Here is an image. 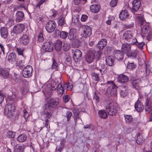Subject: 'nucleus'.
<instances>
[{"mask_svg": "<svg viewBox=\"0 0 152 152\" xmlns=\"http://www.w3.org/2000/svg\"><path fill=\"white\" fill-rule=\"evenodd\" d=\"M57 88V93L59 96H61L63 94L64 88L60 82L57 80H53L50 83H47L42 86V91L45 95H50L52 91L55 90Z\"/></svg>", "mask_w": 152, "mask_h": 152, "instance_id": "1", "label": "nucleus"}, {"mask_svg": "<svg viewBox=\"0 0 152 152\" xmlns=\"http://www.w3.org/2000/svg\"><path fill=\"white\" fill-rule=\"evenodd\" d=\"M107 84L108 85L110 84L111 86H109L108 88L107 89V94L109 96H112L116 97L117 95L116 86L113 84L112 81H108Z\"/></svg>", "mask_w": 152, "mask_h": 152, "instance_id": "2", "label": "nucleus"}, {"mask_svg": "<svg viewBox=\"0 0 152 152\" xmlns=\"http://www.w3.org/2000/svg\"><path fill=\"white\" fill-rule=\"evenodd\" d=\"M82 32L81 36L87 38L90 36L92 33L91 28L87 25H84L82 28Z\"/></svg>", "mask_w": 152, "mask_h": 152, "instance_id": "3", "label": "nucleus"}, {"mask_svg": "<svg viewBox=\"0 0 152 152\" xmlns=\"http://www.w3.org/2000/svg\"><path fill=\"white\" fill-rule=\"evenodd\" d=\"M59 102L58 98H50L48 102L45 104V106L49 109L55 107Z\"/></svg>", "mask_w": 152, "mask_h": 152, "instance_id": "4", "label": "nucleus"}, {"mask_svg": "<svg viewBox=\"0 0 152 152\" xmlns=\"http://www.w3.org/2000/svg\"><path fill=\"white\" fill-rule=\"evenodd\" d=\"M112 100H111L109 105L107 106L106 110L107 112L111 115H115L117 111L116 108L113 104L112 103Z\"/></svg>", "mask_w": 152, "mask_h": 152, "instance_id": "5", "label": "nucleus"}, {"mask_svg": "<svg viewBox=\"0 0 152 152\" xmlns=\"http://www.w3.org/2000/svg\"><path fill=\"white\" fill-rule=\"evenodd\" d=\"M25 26L23 24H18L14 26L12 29L13 32L16 34L22 33L25 29Z\"/></svg>", "mask_w": 152, "mask_h": 152, "instance_id": "6", "label": "nucleus"}, {"mask_svg": "<svg viewBox=\"0 0 152 152\" xmlns=\"http://www.w3.org/2000/svg\"><path fill=\"white\" fill-rule=\"evenodd\" d=\"M56 26V23L53 20L49 21L46 24L45 28L48 33H51L53 31Z\"/></svg>", "mask_w": 152, "mask_h": 152, "instance_id": "7", "label": "nucleus"}, {"mask_svg": "<svg viewBox=\"0 0 152 152\" xmlns=\"http://www.w3.org/2000/svg\"><path fill=\"white\" fill-rule=\"evenodd\" d=\"M32 68L31 66H26L23 69L22 74L23 77L27 78L30 77L32 75Z\"/></svg>", "mask_w": 152, "mask_h": 152, "instance_id": "8", "label": "nucleus"}, {"mask_svg": "<svg viewBox=\"0 0 152 152\" xmlns=\"http://www.w3.org/2000/svg\"><path fill=\"white\" fill-rule=\"evenodd\" d=\"M95 58L94 52L91 51L88 52L86 56V61L88 63H91L93 62Z\"/></svg>", "mask_w": 152, "mask_h": 152, "instance_id": "9", "label": "nucleus"}, {"mask_svg": "<svg viewBox=\"0 0 152 152\" xmlns=\"http://www.w3.org/2000/svg\"><path fill=\"white\" fill-rule=\"evenodd\" d=\"M30 41V38L28 35L23 34L21 37L19 38L20 43L23 45H28Z\"/></svg>", "mask_w": 152, "mask_h": 152, "instance_id": "10", "label": "nucleus"}, {"mask_svg": "<svg viewBox=\"0 0 152 152\" xmlns=\"http://www.w3.org/2000/svg\"><path fill=\"white\" fill-rule=\"evenodd\" d=\"M132 12H136L138 11L141 6V3L140 0H134L132 2Z\"/></svg>", "mask_w": 152, "mask_h": 152, "instance_id": "11", "label": "nucleus"}, {"mask_svg": "<svg viewBox=\"0 0 152 152\" xmlns=\"http://www.w3.org/2000/svg\"><path fill=\"white\" fill-rule=\"evenodd\" d=\"M53 45L52 42H46L42 46L43 50L47 52L51 51L53 48Z\"/></svg>", "mask_w": 152, "mask_h": 152, "instance_id": "12", "label": "nucleus"}, {"mask_svg": "<svg viewBox=\"0 0 152 152\" xmlns=\"http://www.w3.org/2000/svg\"><path fill=\"white\" fill-rule=\"evenodd\" d=\"M124 38L128 42L132 41V33L130 31H127L123 35Z\"/></svg>", "mask_w": 152, "mask_h": 152, "instance_id": "13", "label": "nucleus"}, {"mask_svg": "<svg viewBox=\"0 0 152 152\" xmlns=\"http://www.w3.org/2000/svg\"><path fill=\"white\" fill-rule=\"evenodd\" d=\"M129 80V78L127 76L122 74L119 75L118 77V81L121 83L127 82Z\"/></svg>", "mask_w": 152, "mask_h": 152, "instance_id": "14", "label": "nucleus"}, {"mask_svg": "<svg viewBox=\"0 0 152 152\" xmlns=\"http://www.w3.org/2000/svg\"><path fill=\"white\" fill-rule=\"evenodd\" d=\"M7 106L8 116L9 117H11L13 115V112L15 109V107L12 104H8Z\"/></svg>", "mask_w": 152, "mask_h": 152, "instance_id": "15", "label": "nucleus"}, {"mask_svg": "<svg viewBox=\"0 0 152 152\" xmlns=\"http://www.w3.org/2000/svg\"><path fill=\"white\" fill-rule=\"evenodd\" d=\"M129 13L127 10H122L120 13L119 18L121 20H124L129 17Z\"/></svg>", "mask_w": 152, "mask_h": 152, "instance_id": "16", "label": "nucleus"}, {"mask_svg": "<svg viewBox=\"0 0 152 152\" xmlns=\"http://www.w3.org/2000/svg\"><path fill=\"white\" fill-rule=\"evenodd\" d=\"M115 58L118 60L122 59L124 57L123 53L120 50H115L113 52Z\"/></svg>", "mask_w": 152, "mask_h": 152, "instance_id": "17", "label": "nucleus"}, {"mask_svg": "<svg viewBox=\"0 0 152 152\" xmlns=\"http://www.w3.org/2000/svg\"><path fill=\"white\" fill-rule=\"evenodd\" d=\"M77 36V30L74 28L70 29L69 33L68 38L71 40H73Z\"/></svg>", "mask_w": 152, "mask_h": 152, "instance_id": "18", "label": "nucleus"}, {"mask_svg": "<svg viewBox=\"0 0 152 152\" xmlns=\"http://www.w3.org/2000/svg\"><path fill=\"white\" fill-rule=\"evenodd\" d=\"M82 56L81 51L78 49H76L73 53V58L74 60H77L80 58Z\"/></svg>", "mask_w": 152, "mask_h": 152, "instance_id": "19", "label": "nucleus"}, {"mask_svg": "<svg viewBox=\"0 0 152 152\" xmlns=\"http://www.w3.org/2000/svg\"><path fill=\"white\" fill-rule=\"evenodd\" d=\"M8 61L12 63L16 62L17 59L15 54L14 53H10L8 57Z\"/></svg>", "mask_w": 152, "mask_h": 152, "instance_id": "20", "label": "nucleus"}, {"mask_svg": "<svg viewBox=\"0 0 152 152\" xmlns=\"http://www.w3.org/2000/svg\"><path fill=\"white\" fill-rule=\"evenodd\" d=\"M16 21L17 22L21 21L24 17L23 13L21 11H19L16 13Z\"/></svg>", "mask_w": 152, "mask_h": 152, "instance_id": "21", "label": "nucleus"}, {"mask_svg": "<svg viewBox=\"0 0 152 152\" xmlns=\"http://www.w3.org/2000/svg\"><path fill=\"white\" fill-rule=\"evenodd\" d=\"M130 44H129L125 43L122 45L121 47L122 51L124 53H126L130 51L131 49Z\"/></svg>", "mask_w": 152, "mask_h": 152, "instance_id": "22", "label": "nucleus"}, {"mask_svg": "<svg viewBox=\"0 0 152 152\" xmlns=\"http://www.w3.org/2000/svg\"><path fill=\"white\" fill-rule=\"evenodd\" d=\"M56 33L58 35H59L60 37L62 39H65L68 36V33L65 31H61L59 30H56Z\"/></svg>", "mask_w": 152, "mask_h": 152, "instance_id": "23", "label": "nucleus"}, {"mask_svg": "<svg viewBox=\"0 0 152 152\" xmlns=\"http://www.w3.org/2000/svg\"><path fill=\"white\" fill-rule=\"evenodd\" d=\"M135 109L138 112L142 111L143 109V106L140 102L137 100L135 104Z\"/></svg>", "mask_w": 152, "mask_h": 152, "instance_id": "24", "label": "nucleus"}, {"mask_svg": "<svg viewBox=\"0 0 152 152\" xmlns=\"http://www.w3.org/2000/svg\"><path fill=\"white\" fill-rule=\"evenodd\" d=\"M105 61L107 65L112 66L114 62L113 57L112 56H107L106 57Z\"/></svg>", "mask_w": 152, "mask_h": 152, "instance_id": "25", "label": "nucleus"}, {"mask_svg": "<svg viewBox=\"0 0 152 152\" xmlns=\"http://www.w3.org/2000/svg\"><path fill=\"white\" fill-rule=\"evenodd\" d=\"M0 33L1 37L4 39L7 38L8 35V31L7 29L4 27L1 28L0 29Z\"/></svg>", "mask_w": 152, "mask_h": 152, "instance_id": "26", "label": "nucleus"}, {"mask_svg": "<svg viewBox=\"0 0 152 152\" xmlns=\"http://www.w3.org/2000/svg\"><path fill=\"white\" fill-rule=\"evenodd\" d=\"M100 7L98 5H92L90 7L91 11L94 13H97L100 10Z\"/></svg>", "mask_w": 152, "mask_h": 152, "instance_id": "27", "label": "nucleus"}, {"mask_svg": "<svg viewBox=\"0 0 152 152\" xmlns=\"http://www.w3.org/2000/svg\"><path fill=\"white\" fill-rule=\"evenodd\" d=\"M131 44L132 45H137V47L140 49H142L143 46L144 45L143 42H140L139 43L136 38H134L131 42Z\"/></svg>", "mask_w": 152, "mask_h": 152, "instance_id": "28", "label": "nucleus"}, {"mask_svg": "<svg viewBox=\"0 0 152 152\" xmlns=\"http://www.w3.org/2000/svg\"><path fill=\"white\" fill-rule=\"evenodd\" d=\"M107 44L106 40L105 39H102L99 41L97 45V47L100 49H103Z\"/></svg>", "mask_w": 152, "mask_h": 152, "instance_id": "29", "label": "nucleus"}, {"mask_svg": "<svg viewBox=\"0 0 152 152\" xmlns=\"http://www.w3.org/2000/svg\"><path fill=\"white\" fill-rule=\"evenodd\" d=\"M62 42L59 40H57L54 45V47L56 50L58 51H60L62 48Z\"/></svg>", "mask_w": 152, "mask_h": 152, "instance_id": "30", "label": "nucleus"}, {"mask_svg": "<svg viewBox=\"0 0 152 152\" xmlns=\"http://www.w3.org/2000/svg\"><path fill=\"white\" fill-rule=\"evenodd\" d=\"M149 29V27L148 23H147L146 24L144 25L141 29V34L142 36L143 37L144 35H143L147 33Z\"/></svg>", "mask_w": 152, "mask_h": 152, "instance_id": "31", "label": "nucleus"}, {"mask_svg": "<svg viewBox=\"0 0 152 152\" xmlns=\"http://www.w3.org/2000/svg\"><path fill=\"white\" fill-rule=\"evenodd\" d=\"M27 139L26 135L25 134H20L17 138L18 141L20 142H25Z\"/></svg>", "mask_w": 152, "mask_h": 152, "instance_id": "32", "label": "nucleus"}, {"mask_svg": "<svg viewBox=\"0 0 152 152\" xmlns=\"http://www.w3.org/2000/svg\"><path fill=\"white\" fill-rule=\"evenodd\" d=\"M73 113L74 115L76 118L75 120V122H76L77 121L80 119V112L78 109L77 108H75L73 110Z\"/></svg>", "mask_w": 152, "mask_h": 152, "instance_id": "33", "label": "nucleus"}, {"mask_svg": "<svg viewBox=\"0 0 152 152\" xmlns=\"http://www.w3.org/2000/svg\"><path fill=\"white\" fill-rule=\"evenodd\" d=\"M0 74L3 76V77L6 78L8 77L9 75L8 71L6 69L1 68L0 69Z\"/></svg>", "mask_w": 152, "mask_h": 152, "instance_id": "34", "label": "nucleus"}, {"mask_svg": "<svg viewBox=\"0 0 152 152\" xmlns=\"http://www.w3.org/2000/svg\"><path fill=\"white\" fill-rule=\"evenodd\" d=\"M23 146H20L17 144L15 145L14 148V152H23Z\"/></svg>", "mask_w": 152, "mask_h": 152, "instance_id": "35", "label": "nucleus"}, {"mask_svg": "<svg viewBox=\"0 0 152 152\" xmlns=\"http://www.w3.org/2000/svg\"><path fill=\"white\" fill-rule=\"evenodd\" d=\"M99 116L102 119H105L107 117V115L106 113L104 110H100L98 112Z\"/></svg>", "mask_w": 152, "mask_h": 152, "instance_id": "36", "label": "nucleus"}, {"mask_svg": "<svg viewBox=\"0 0 152 152\" xmlns=\"http://www.w3.org/2000/svg\"><path fill=\"white\" fill-rule=\"evenodd\" d=\"M21 98H19L18 96L13 94L11 96H9L8 97V99L10 101H12L14 102H17L19 99H21Z\"/></svg>", "mask_w": 152, "mask_h": 152, "instance_id": "37", "label": "nucleus"}, {"mask_svg": "<svg viewBox=\"0 0 152 152\" xmlns=\"http://www.w3.org/2000/svg\"><path fill=\"white\" fill-rule=\"evenodd\" d=\"M140 81L139 79L133 80L132 82V86L136 89H138L139 86L140 85Z\"/></svg>", "mask_w": 152, "mask_h": 152, "instance_id": "38", "label": "nucleus"}, {"mask_svg": "<svg viewBox=\"0 0 152 152\" xmlns=\"http://www.w3.org/2000/svg\"><path fill=\"white\" fill-rule=\"evenodd\" d=\"M124 116L125 121L126 122H130L132 120V117L130 115H124Z\"/></svg>", "mask_w": 152, "mask_h": 152, "instance_id": "39", "label": "nucleus"}, {"mask_svg": "<svg viewBox=\"0 0 152 152\" xmlns=\"http://www.w3.org/2000/svg\"><path fill=\"white\" fill-rule=\"evenodd\" d=\"M70 48V44L68 43H65L64 44L63 46V49L65 51H67Z\"/></svg>", "mask_w": 152, "mask_h": 152, "instance_id": "40", "label": "nucleus"}, {"mask_svg": "<svg viewBox=\"0 0 152 152\" xmlns=\"http://www.w3.org/2000/svg\"><path fill=\"white\" fill-rule=\"evenodd\" d=\"M137 19L138 21V23H139L141 26L145 22L142 16H137Z\"/></svg>", "mask_w": 152, "mask_h": 152, "instance_id": "41", "label": "nucleus"}, {"mask_svg": "<svg viewBox=\"0 0 152 152\" xmlns=\"http://www.w3.org/2000/svg\"><path fill=\"white\" fill-rule=\"evenodd\" d=\"M99 75L94 72L91 73V75L92 76L93 79L96 81H99Z\"/></svg>", "mask_w": 152, "mask_h": 152, "instance_id": "42", "label": "nucleus"}, {"mask_svg": "<svg viewBox=\"0 0 152 152\" xmlns=\"http://www.w3.org/2000/svg\"><path fill=\"white\" fill-rule=\"evenodd\" d=\"M44 40L43 34L42 33L40 32L38 36V41L40 42H42Z\"/></svg>", "mask_w": 152, "mask_h": 152, "instance_id": "43", "label": "nucleus"}, {"mask_svg": "<svg viewBox=\"0 0 152 152\" xmlns=\"http://www.w3.org/2000/svg\"><path fill=\"white\" fill-rule=\"evenodd\" d=\"M24 50V49L23 48H17V51L19 55L23 57Z\"/></svg>", "mask_w": 152, "mask_h": 152, "instance_id": "44", "label": "nucleus"}, {"mask_svg": "<svg viewBox=\"0 0 152 152\" xmlns=\"http://www.w3.org/2000/svg\"><path fill=\"white\" fill-rule=\"evenodd\" d=\"M115 18L114 16L110 15L108 17V20L106 21V23L107 25H110L111 24V22L115 20Z\"/></svg>", "mask_w": 152, "mask_h": 152, "instance_id": "45", "label": "nucleus"}, {"mask_svg": "<svg viewBox=\"0 0 152 152\" xmlns=\"http://www.w3.org/2000/svg\"><path fill=\"white\" fill-rule=\"evenodd\" d=\"M145 110L147 113H149L152 111V105H145Z\"/></svg>", "mask_w": 152, "mask_h": 152, "instance_id": "46", "label": "nucleus"}, {"mask_svg": "<svg viewBox=\"0 0 152 152\" xmlns=\"http://www.w3.org/2000/svg\"><path fill=\"white\" fill-rule=\"evenodd\" d=\"M118 0H111L110 3V5L111 7H114L116 6Z\"/></svg>", "mask_w": 152, "mask_h": 152, "instance_id": "47", "label": "nucleus"}, {"mask_svg": "<svg viewBox=\"0 0 152 152\" xmlns=\"http://www.w3.org/2000/svg\"><path fill=\"white\" fill-rule=\"evenodd\" d=\"M65 23V20L64 17H61L59 19L58 21V23L59 25L62 26Z\"/></svg>", "mask_w": 152, "mask_h": 152, "instance_id": "48", "label": "nucleus"}, {"mask_svg": "<svg viewBox=\"0 0 152 152\" xmlns=\"http://www.w3.org/2000/svg\"><path fill=\"white\" fill-rule=\"evenodd\" d=\"M15 135V133L10 131L8 132L7 133V137L9 138H13L14 137Z\"/></svg>", "mask_w": 152, "mask_h": 152, "instance_id": "49", "label": "nucleus"}, {"mask_svg": "<svg viewBox=\"0 0 152 152\" xmlns=\"http://www.w3.org/2000/svg\"><path fill=\"white\" fill-rule=\"evenodd\" d=\"M141 136L139 135L137 136V138L136 140L137 143L138 144H142L143 142V140L141 138Z\"/></svg>", "mask_w": 152, "mask_h": 152, "instance_id": "50", "label": "nucleus"}, {"mask_svg": "<svg viewBox=\"0 0 152 152\" xmlns=\"http://www.w3.org/2000/svg\"><path fill=\"white\" fill-rule=\"evenodd\" d=\"M138 51L134 50L129 54V56L132 58H135L138 53Z\"/></svg>", "mask_w": 152, "mask_h": 152, "instance_id": "51", "label": "nucleus"}, {"mask_svg": "<svg viewBox=\"0 0 152 152\" xmlns=\"http://www.w3.org/2000/svg\"><path fill=\"white\" fill-rule=\"evenodd\" d=\"M145 104V105L148 106L152 105L151 99L149 98H147L146 99Z\"/></svg>", "mask_w": 152, "mask_h": 152, "instance_id": "52", "label": "nucleus"}, {"mask_svg": "<svg viewBox=\"0 0 152 152\" xmlns=\"http://www.w3.org/2000/svg\"><path fill=\"white\" fill-rule=\"evenodd\" d=\"M127 68L130 69H133L135 66L133 63H129L127 64Z\"/></svg>", "mask_w": 152, "mask_h": 152, "instance_id": "53", "label": "nucleus"}, {"mask_svg": "<svg viewBox=\"0 0 152 152\" xmlns=\"http://www.w3.org/2000/svg\"><path fill=\"white\" fill-rule=\"evenodd\" d=\"M23 113L24 117L26 121H27L28 118L29 116V114L27 111L25 110H24Z\"/></svg>", "mask_w": 152, "mask_h": 152, "instance_id": "54", "label": "nucleus"}, {"mask_svg": "<svg viewBox=\"0 0 152 152\" xmlns=\"http://www.w3.org/2000/svg\"><path fill=\"white\" fill-rule=\"evenodd\" d=\"M72 113L71 111L69 110L66 113V116L67 118V121H69L70 118V117L72 116Z\"/></svg>", "mask_w": 152, "mask_h": 152, "instance_id": "55", "label": "nucleus"}, {"mask_svg": "<svg viewBox=\"0 0 152 152\" xmlns=\"http://www.w3.org/2000/svg\"><path fill=\"white\" fill-rule=\"evenodd\" d=\"M63 99L64 101V102H68L70 99V97L68 95H64L63 96Z\"/></svg>", "mask_w": 152, "mask_h": 152, "instance_id": "56", "label": "nucleus"}, {"mask_svg": "<svg viewBox=\"0 0 152 152\" xmlns=\"http://www.w3.org/2000/svg\"><path fill=\"white\" fill-rule=\"evenodd\" d=\"M94 100L96 101V102H98L99 101V97L96 94H95L94 95Z\"/></svg>", "mask_w": 152, "mask_h": 152, "instance_id": "57", "label": "nucleus"}, {"mask_svg": "<svg viewBox=\"0 0 152 152\" xmlns=\"http://www.w3.org/2000/svg\"><path fill=\"white\" fill-rule=\"evenodd\" d=\"M46 0H41L37 4L36 6L37 7H40V6L44 2L46 1Z\"/></svg>", "mask_w": 152, "mask_h": 152, "instance_id": "58", "label": "nucleus"}, {"mask_svg": "<svg viewBox=\"0 0 152 152\" xmlns=\"http://www.w3.org/2000/svg\"><path fill=\"white\" fill-rule=\"evenodd\" d=\"M58 64L54 60H53V64L52 65L53 68L55 69L57 67Z\"/></svg>", "mask_w": 152, "mask_h": 152, "instance_id": "59", "label": "nucleus"}, {"mask_svg": "<svg viewBox=\"0 0 152 152\" xmlns=\"http://www.w3.org/2000/svg\"><path fill=\"white\" fill-rule=\"evenodd\" d=\"M67 88L68 89H69L71 90L72 88V85L71 84L68 83L65 84Z\"/></svg>", "mask_w": 152, "mask_h": 152, "instance_id": "60", "label": "nucleus"}, {"mask_svg": "<svg viewBox=\"0 0 152 152\" xmlns=\"http://www.w3.org/2000/svg\"><path fill=\"white\" fill-rule=\"evenodd\" d=\"M87 18L88 16L86 15H83L82 16L81 20L82 21L84 22L86 21Z\"/></svg>", "mask_w": 152, "mask_h": 152, "instance_id": "61", "label": "nucleus"}, {"mask_svg": "<svg viewBox=\"0 0 152 152\" xmlns=\"http://www.w3.org/2000/svg\"><path fill=\"white\" fill-rule=\"evenodd\" d=\"M66 61L69 64H70L71 63V58L69 56L67 57L66 58Z\"/></svg>", "mask_w": 152, "mask_h": 152, "instance_id": "62", "label": "nucleus"}, {"mask_svg": "<svg viewBox=\"0 0 152 152\" xmlns=\"http://www.w3.org/2000/svg\"><path fill=\"white\" fill-rule=\"evenodd\" d=\"M121 95L123 97H125L127 95V93L125 92L124 93L123 91V90H121V93H120Z\"/></svg>", "mask_w": 152, "mask_h": 152, "instance_id": "63", "label": "nucleus"}, {"mask_svg": "<svg viewBox=\"0 0 152 152\" xmlns=\"http://www.w3.org/2000/svg\"><path fill=\"white\" fill-rule=\"evenodd\" d=\"M51 12H52V13H53L52 16L53 17H54L56 16V12H57L56 11V10H55L52 9L51 10Z\"/></svg>", "mask_w": 152, "mask_h": 152, "instance_id": "64", "label": "nucleus"}]
</instances>
